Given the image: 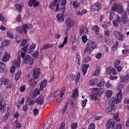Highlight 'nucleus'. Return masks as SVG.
I'll use <instances>...</instances> for the list:
<instances>
[{
  "instance_id": "nucleus-1",
  "label": "nucleus",
  "mask_w": 129,
  "mask_h": 129,
  "mask_svg": "<svg viewBox=\"0 0 129 129\" xmlns=\"http://www.w3.org/2000/svg\"><path fill=\"white\" fill-rule=\"evenodd\" d=\"M120 99H116V98L112 97L109 102V106L106 110V112H110L114 109V106L115 104H118L120 103Z\"/></svg>"
},
{
  "instance_id": "nucleus-2",
  "label": "nucleus",
  "mask_w": 129,
  "mask_h": 129,
  "mask_svg": "<svg viewBox=\"0 0 129 129\" xmlns=\"http://www.w3.org/2000/svg\"><path fill=\"white\" fill-rule=\"evenodd\" d=\"M97 44L95 42L91 40L88 41L87 43V46L84 50V53H87V55H90L93 50L96 48Z\"/></svg>"
},
{
  "instance_id": "nucleus-3",
  "label": "nucleus",
  "mask_w": 129,
  "mask_h": 129,
  "mask_svg": "<svg viewBox=\"0 0 129 129\" xmlns=\"http://www.w3.org/2000/svg\"><path fill=\"white\" fill-rule=\"evenodd\" d=\"M21 57L23 58V64H28L30 66H32L34 64V59L29 55H26L25 52H21Z\"/></svg>"
},
{
  "instance_id": "nucleus-4",
  "label": "nucleus",
  "mask_w": 129,
  "mask_h": 129,
  "mask_svg": "<svg viewBox=\"0 0 129 129\" xmlns=\"http://www.w3.org/2000/svg\"><path fill=\"white\" fill-rule=\"evenodd\" d=\"M75 24V22H74V21H73L72 19L69 18L66 23V26L67 27V28L64 31V33L66 35H68V31H70L71 30V28L74 26Z\"/></svg>"
},
{
  "instance_id": "nucleus-5",
  "label": "nucleus",
  "mask_w": 129,
  "mask_h": 129,
  "mask_svg": "<svg viewBox=\"0 0 129 129\" xmlns=\"http://www.w3.org/2000/svg\"><path fill=\"white\" fill-rule=\"evenodd\" d=\"M61 10H62V13L58 14L56 16L57 20L58 23H62V22H64V19H65L63 14L64 12H65L66 8L63 6L62 8H61Z\"/></svg>"
},
{
  "instance_id": "nucleus-6",
  "label": "nucleus",
  "mask_w": 129,
  "mask_h": 129,
  "mask_svg": "<svg viewBox=\"0 0 129 129\" xmlns=\"http://www.w3.org/2000/svg\"><path fill=\"white\" fill-rule=\"evenodd\" d=\"M60 0H54L51 4H50L49 6V8L50 9H54V8H56V12H58L60 8H59V5H60Z\"/></svg>"
},
{
  "instance_id": "nucleus-7",
  "label": "nucleus",
  "mask_w": 129,
  "mask_h": 129,
  "mask_svg": "<svg viewBox=\"0 0 129 129\" xmlns=\"http://www.w3.org/2000/svg\"><path fill=\"white\" fill-rule=\"evenodd\" d=\"M90 100H97V88H94L93 89L92 94L89 96Z\"/></svg>"
},
{
  "instance_id": "nucleus-8",
  "label": "nucleus",
  "mask_w": 129,
  "mask_h": 129,
  "mask_svg": "<svg viewBox=\"0 0 129 129\" xmlns=\"http://www.w3.org/2000/svg\"><path fill=\"white\" fill-rule=\"evenodd\" d=\"M12 66L20 68L21 67V56H18L17 59H15L12 62Z\"/></svg>"
},
{
  "instance_id": "nucleus-9",
  "label": "nucleus",
  "mask_w": 129,
  "mask_h": 129,
  "mask_svg": "<svg viewBox=\"0 0 129 129\" xmlns=\"http://www.w3.org/2000/svg\"><path fill=\"white\" fill-rule=\"evenodd\" d=\"M122 87H123V85L121 84H119L118 85V88L119 89V92L117 93L116 98L117 99H120V101H121V99H122V95L121 93V91H122Z\"/></svg>"
},
{
  "instance_id": "nucleus-10",
  "label": "nucleus",
  "mask_w": 129,
  "mask_h": 129,
  "mask_svg": "<svg viewBox=\"0 0 129 129\" xmlns=\"http://www.w3.org/2000/svg\"><path fill=\"white\" fill-rule=\"evenodd\" d=\"M106 73L107 74H112V75H116L117 74V72L114 68L112 67H108L106 69Z\"/></svg>"
},
{
  "instance_id": "nucleus-11",
  "label": "nucleus",
  "mask_w": 129,
  "mask_h": 129,
  "mask_svg": "<svg viewBox=\"0 0 129 129\" xmlns=\"http://www.w3.org/2000/svg\"><path fill=\"white\" fill-rule=\"evenodd\" d=\"M40 76V69L38 68H34L33 71V77L34 79H38Z\"/></svg>"
},
{
  "instance_id": "nucleus-12",
  "label": "nucleus",
  "mask_w": 129,
  "mask_h": 129,
  "mask_svg": "<svg viewBox=\"0 0 129 129\" xmlns=\"http://www.w3.org/2000/svg\"><path fill=\"white\" fill-rule=\"evenodd\" d=\"M114 125H115V122L112 119H110L106 123V126L107 129H110L111 126L112 128L114 127Z\"/></svg>"
},
{
  "instance_id": "nucleus-13",
  "label": "nucleus",
  "mask_w": 129,
  "mask_h": 129,
  "mask_svg": "<svg viewBox=\"0 0 129 129\" xmlns=\"http://www.w3.org/2000/svg\"><path fill=\"white\" fill-rule=\"evenodd\" d=\"M120 81L121 83H128L129 81V75L127 74L125 76H120L119 77Z\"/></svg>"
},
{
  "instance_id": "nucleus-14",
  "label": "nucleus",
  "mask_w": 129,
  "mask_h": 129,
  "mask_svg": "<svg viewBox=\"0 0 129 129\" xmlns=\"http://www.w3.org/2000/svg\"><path fill=\"white\" fill-rule=\"evenodd\" d=\"M44 96L43 95H40L38 98H37L36 102L38 105H42L44 103Z\"/></svg>"
},
{
  "instance_id": "nucleus-15",
  "label": "nucleus",
  "mask_w": 129,
  "mask_h": 129,
  "mask_svg": "<svg viewBox=\"0 0 129 129\" xmlns=\"http://www.w3.org/2000/svg\"><path fill=\"white\" fill-rule=\"evenodd\" d=\"M36 1L37 0H30L28 3L29 7H33V6H34V8H36V7H38L40 3H39V2Z\"/></svg>"
},
{
  "instance_id": "nucleus-16",
  "label": "nucleus",
  "mask_w": 129,
  "mask_h": 129,
  "mask_svg": "<svg viewBox=\"0 0 129 129\" xmlns=\"http://www.w3.org/2000/svg\"><path fill=\"white\" fill-rule=\"evenodd\" d=\"M47 86V80H43L41 83H39V90L43 91L44 88Z\"/></svg>"
},
{
  "instance_id": "nucleus-17",
  "label": "nucleus",
  "mask_w": 129,
  "mask_h": 129,
  "mask_svg": "<svg viewBox=\"0 0 129 129\" xmlns=\"http://www.w3.org/2000/svg\"><path fill=\"white\" fill-rule=\"evenodd\" d=\"M89 68V64H83L82 67V71L83 75L85 76L86 73L87 72V69Z\"/></svg>"
},
{
  "instance_id": "nucleus-18",
  "label": "nucleus",
  "mask_w": 129,
  "mask_h": 129,
  "mask_svg": "<svg viewBox=\"0 0 129 129\" xmlns=\"http://www.w3.org/2000/svg\"><path fill=\"white\" fill-rule=\"evenodd\" d=\"M121 20L123 24H126V23L128 22V19H127V14L126 12H124L122 14Z\"/></svg>"
},
{
  "instance_id": "nucleus-19",
  "label": "nucleus",
  "mask_w": 129,
  "mask_h": 129,
  "mask_svg": "<svg viewBox=\"0 0 129 129\" xmlns=\"http://www.w3.org/2000/svg\"><path fill=\"white\" fill-rule=\"evenodd\" d=\"M53 45L51 44H44L42 47H41L40 49V52H42V51L43 50H47V49H49L50 48H52L53 47Z\"/></svg>"
},
{
  "instance_id": "nucleus-20",
  "label": "nucleus",
  "mask_w": 129,
  "mask_h": 129,
  "mask_svg": "<svg viewBox=\"0 0 129 129\" xmlns=\"http://www.w3.org/2000/svg\"><path fill=\"white\" fill-rule=\"evenodd\" d=\"M28 83L31 87H35V86H37V82H36L35 79H30L28 81Z\"/></svg>"
},
{
  "instance_id": "nucleus-21",
  "label": "nucleus",
  "mask_w": 129,
  "mask_h": 129,
  "mask_svg": "<svg viewBox=\"0 0 129 129\" xmlns=\"http://www.w3.org/2000/svg\"><path fill=\"white\" fill-rule=\"evenodd\" d=\"M10 58H11L10 53H6L2 58V61L3 62H7V61H9Z\"/></svg>"
},
{
  "instance_id": "nucleus-22",
  "label": "nucleus",
  "mask_w": 129,
  "mask_h": 129,
  "mask_svg": "<svg viewBox=\"0 0 129 129\" xmlns=\"http://www.w3.org/2000/svg\"><path fill=\"white\" fill-rule=\"evenodd\" d=\"M102 26V28L105 30L107 29L108 27H110V26H111V22L110 21H104Z\"/></svg>"
},
{
  "instance_id": "nucleus-23",
  "label": "nucleus",
  "mask_w": 129,
  "mask_h": 129,
  "mask_svg": "<svg viewBox=\"0 0 129 129\" xmlns=\"http://www.w3.org/2000/svg\"><path fill=\"white\" fill-rule=\"evenodd\" d=\"M3 101H4V99L1 98V96H0V112L1 111H2V110H5V109L7 106V105L6 104H3L2 102Z\"/></svg>"
},
{
  "instance_id": "nucleus-24",
  "label": "nucleus",
  "mask_w": 129,
  "mask_h": 129,
  "mask_svg": "<svg viewBox=\"0 0 129 129\" xmlns=\"http://www.w3.org/2000/svg\"><path fill=\"white\" fill-rule=\"evenodd\" d=\"M84 33H86V34H88V29L84 28V27H82L80 28V35H84Z\"/></svg>"
},
{
  "instance_id": "nucleus-25",
  "label": "nucleus",
  "mask_w": 129,
  "mask_h": 129,
  "mask_svg": "<svg viewBox=\"0 0 129 129\" xmlns=\"http://www.w3.org/2000/svg\"><path fill=\"white\" fill-rule=\"evenodd\" d=\"M104 93V89L103 88H97V96H101Z\"/></svg>"
},
{
  "instance_id": "nucleus-26",
  "label": "nucleus",
  "mask_w": 129,
  "mask_h": 129,
  "mask_svg": "<svg viewBox=\"0 0 129 129\" xmlns=\"http://www.w3.org/2000/svg\"><path fill=\"white\" fill-rule=\"evenodd\" d=\"M35 48H36V44H31V46L27 49V53H32V52L34 51V49H35Z\"/></svg>"
},
{
  "instance_id": "nucleus-27",
  "label": "nucleus",
  "mask_w": 129,
  "mask_h": 129,
  "mask_svg": "<svg viewBox=\"0 0 129 129\" xmlns=\"http://www.w3.org/2000/svg\"><path fill=\"white\" fill-rule=\"evenodd\" d=\"M97 82V79H92L89 82V85H90V86H94V85H95Z\"/></svg>"
},
{
  "instance_id": "nucleus-28",
  "label": "nucleus",
  "mask_w": 129,
  "mask_h": 129,
  "mask_svg": "<svg viewBox=\"0 0 129 129\" xmlns=\"http://www.w3.org/2000/svg\"><path fill=\"white\" fill-rule=\"evenodd\" d=\"M2 46L6 47L11 44V41L9 39H6L2 42Z\"/></svg>"
},
{
  "instance_id": "nucleus-29",
  "label": "nucleus",
  "mask_w": 129,
  "mask_h": 129,
  "mask_svg": "<svg viewBox=\"0 0 129 129\" xmlns=\"http://www.w3.org/2000/svg\"><path fill=\"white\" fill-rule=\"evenodd\" d=\"M105 85V81L104 79L100 80L97 84V87H103Z\"/></svg>"
},
{
  "instance_id": "nucleus-30",
  "label": "nucleus",
  "mask_w": 129,
  "mask_h": 129,
  "mask_svg": "<svg viewBox=\"0 0 129 129\" xmlns=\"http://www.w3.org/2000/svg\"><path fill=\"white\" fill-rule=\"evenodd\" d=\"M78 89L77 88H76L74 91V93L72 94V98H77L78 97Z\"/></svg>"
},
{
  "instance_id": "nucleus-31",
  "label": "nucleus",
  "mask_w": 129,
  "mask_h": 129,
  "mask_svg": "<svg viewBox=\"0 0 129 129\" xmlns=\"http://www.w3.org/2000/svg\"><path fill=\"white\" fill-rule=\"evenodd\" d=\"M0 81L1 82L2 84H3V85H7V84L9 83V80L4 78H1Z\"/></svg>"
},
{
  "instance_id": "nucleus-32",
  "label": "nucleus",
  "mask_w": 129,
  "mask_h": 129,
  "mask_svg": "<svg viewBox=\"0 0 129 129\" xmlns=\"http://www.w3.org/2000/svg\"><path fill=\"white\" fill-rule=\"evenodd\" d=\"M8 38L9 39H13L14 38V34L11 30H9L7 33Z\"/></svg>"
},
{
  "instance_id": "nucleus-33",
  "label": "nucleus",
  "mask_w": 129,
  "mask_h": 129,
  "mask_svg": "<svg viewBox=\"0 0 129 129\" xmlns=\"http://www.w3.org/2000/svg\"><path fill=\"white\" fill-rule=\"evenodd\" d=\"M64 92H65V87H63L61 89V91L60 93L59 94L60 99L58 100L59 102H60V101H61V99H62V97H63V95H64Z\"/></svg>"
},
{
  "instance_id": "nucleus-34",
  "label": "nucleus",
  "mask_w": 129,
  "mask_h": 129,
  "mask_svg": "<svg viewBox=\"0 0 129 129\" xmlns=\"http://www.w3.org/2000/svg\"><path fill=\"white\" fill-rule=\"evenodd\" d=\"M112 91L111 90H107L106 92V95L107 96V98H108V99H109L111 97L112 95Z\"/></svg>"
},
{
  "instance_id": "nucleus-35",
  "label": "nucleus",
  "mask_w": 129,
  "mask_h": 129,
  "mask_svg": "<svg viewBox=\"0 0 129 129\" xmlns=\"http://www.w3.org/2000/svg\"><path fill=\"white\" fill-rule=\"evenodd\" d=\"M118 47V41H116L113 45L112 46V51H115Z\"/></svg>"
},
{
  "instance_id": "nucleus-36",
  "label": "nucleus",
  "mask_w": 129,
  "mask_h": 129,
  "mask_svg": "<svg viewBox=\"0 0 129 129\" xmlns=\"http://www.w3.org/2000/svg\"><path fill=\"white\" fill-rule=\"evenodd\" d=\"M21 74H22V72H21V71H18L15 76V80H19V79H20V77H21Z\"/></svg>"
},
{
  "instance_id": "nucleus-37",
  "label": "nucleus",
  "mask_w": 129,
  "mask_h": 129,
  "mask_svg": "<svg viewBox=\"0 0 129 129\" xmlns=\"http://www.w3.org/2000/svg\"><path fill=\"white\" fill-rule=\"evenodd\" d=\"M5 68H6V65L3 62H0V72H4Z\"/></svg>"
},
{
  "instance_id": "nucleus-38",
  "label": "nucleus",
  "mask_w": 129,
  "mask_h": 129,
  "mask_svg": "<svg viewBox=\"0 0 129 129\" xmlns=\"http://www.w3.org/2000/svg\"><path fill=\"white\" fill-rule=\"evenodd\" d=\"M22 28H23V32L24 33V34H26V33H27V31L29 30V27L28 26V25L24 24L22 26Z\"/></svg>"
},
{
  "instance_id": "nucleus-39",
  "label": "nucleus",
  "mask_w": 129,
  "mask_h": 129,
  "mask_svg": "<svg viewBox=\"0 0 129 129\" xmlns=\"http://www.w3.org/2000/svg\"><path fill=\"white\" fill-rule=\"evenodd\" d=\"M15 7L16 10L17 11V12H22V8L21 4H16L15 5Z\"/></svg>"
},
{
  "instance_id": "nucleus-40",
  "label": "nucleus",
  "mask_w": 129,
  "mask_h": 129,
  "mask_svg": "<svg viewBox=\"0 0 129 129\" xmlns=\"http://www.w3.org/2000/svg\"><path fill=\"white\" fill-rule=\"evenodd\" d=\"M117 40L119 41H123V39H124V35H123V34L121 32L119 36L116 38Z\"/></svg>"
},
{
  "instance_id": "nucleus-41",
  "label": "nucleus",
  "mask_w": 129,
  "mask_h": 129,
  "mask_svg": "<svg viewBox=\"0 0 129 129\" xmlns=\"http://www.w3.org/2000/svg\"><path fill=\"white\" fill-rule=\"evenodd\" d=\"M91 10L94 12L97 11V3H94L91 6Z\"/></svg>"
},
{
  "instance_id": "nucleus-42",
  "label": "nucleus",
  "mask_w": 129,
  "mask_h": 129,
  "mask_svg": "<svg viewBox=\"0 0 129 129\" xmlns=\"http://www.w3.org/2000/svg\"><path fill=\"white\" fill-rule=\"evenodd\" d=\"M120 64V60L119 59H116L114 62V67L115 68H116V67H118L119 66V64Z\"/></svg>"
},
{
  "instance_id": "nucleus-43",
  "label": "nucleus",
  "mask_w": 129,
  "mask_h": 129,
  "mask_svg": "<svg viewBox=\"0 0 129 129\" xmlns=\"http://www.w3.org/2000/svg\"><path fill=\"white\" fill-rule=\"evenodd\" d=\"M16 31L18 34H22L23 33V30L22 29V27L19 26L16 28Z\"/></svg>"
},
{
  "instance_id": "nucleus-44",
  "label": "nucleus",
  "mask_w": 129,
  "mask_h": 129,
  "mask_svg": "<svg viewBox=\"0 0 129 129\" xmlns=\"http://www.w3.org/2000/svg\"><path fill=\"white\" fill-rule=\"evenodd\" d=\"M114 119L117 122L120 121V119H119V117H118V113L114 114Z\"/></svg>"
},
{
  "instance_id": "nucleus-45",
  "label": "nucleus",
  "mask_w": 129,
  "mask_h": 129,
  "mask_svg": "<svg viewBox=\"0 0 129 129\" xmlns=\"http://www.w3.org/2000/svg\"><path fill=\"white\" fill-rule=\"evenodd\" d=\"M112 129H122V125L120 123H117L115 126Z\"/></svg>"
},
{
  "instance_id": "nucleus-46",
  "label": "nucleus",
  "mask_w": 129,
  "mask_h": 129,
  "mask_svg": "<svg viewBox=\"0 0 129 129\" xmlns=\"http://www.w3.org/2000/svg\"><path fill=\"white\" fill-rule=\"evenodd\" d=\"M112 129H122V125L120 123H117L115 126Z\"/></svg>"
},
{
  "instance_id": "nucleus-47",
  "label": "nucleus",
  "mask_w": 129,
  "mask_h": 129,
  "mask_svg": "<svg viewBox=\"0 0 129 129\" xmlns=\"http://www.w3.org/2000/svg\"><path fill=\"white\" fill-rule=\"evenodd\" d=\"M117 12L118 14H122V13H123V7L121 6L118 7Z\"/></svg>"
},
{
  "instance_id": "nucleus-48",
  "label": "nucleus",
  "mask_w": 129,
  "mask_h": 129,
  "mask_svg": "<svg viewBox=\"0 0 129 129\" xmlns=\"http://www.w3.org/2000/svg\"><path fill=\"white\" fill-rule=\"evenodd\" d=\"M118 9V6H117V4H114L113 6L112 7V11H113V12H116V11H117Z\"/></svg>"
},
{
  "instance_id": "nucleus-49",
  "label": "nucleus",
  "mask_w": 129,
  "mask_h": 129,
  "mask_svg": "<svg viewBox=\"0 0 129 129\" xmlns=\"http://www.w3.org/2000/svg\"><path fill=\"white\" fill-rule=\"evenodd\" d=\"M71 41L72 43H75L76 42V36L72 35L71 37Z\"/></svg>"
},
{
  "instance_id": "nucleus-50",
  "label": "nucleus",
  "mask_w": 129,
  "mask_h": 129,
  "mask_svg": "<svg viewBox=\"0 0 129 129\" xmlns=\"http://www.w3.org/2000/svg\"><path fill=\"white\" fill-rule=\"evenodd\" d=\"M121 32H119L118 31H115L113 32V35L115 37V38H117L118 37L120 33H121Z\"/></svg>"
},
{
  "instance_id": "nucleus-51",
  "label": "nucleus",
  "mask_w": 129,
  "mask_h": 129,
  "mask_svg": "<svg viewBox=\"0 0 129 129\" xmlns=\"http://www.w3.org/2000/svg\"><path fill=\"white\" fill-rule=\"evenodd\" d=\"M80 5V4H79V3H78L77 1L73 2V6L74 8H75L76 9H77V8L78 7H79Z\"/></svg>"
},
{
  "instance_id": "nucleus-52",
  "label": "nucleus",
  "mask_w": 129,
  "mask_h": 129,
  "mask_svg": "<svg viewBox=\"0 0 129 129\" xmlns=\"http://www.w3.org/2000/svg\"><path fill=\"white\" fill-rule=\"evenodd\" d=\"M41 91H40V89L37 88V89H36L35 91H34V95L35 96H37V95H39V94H40Z\"/></svg>"
},
{
  "instance_id": "nucleus-53",
  "label": "nucleus",
  "mask_w": 129,
  "mask_h": 129,
  "mask_svg": "<svg viewBox=\"0 0 129 129\" xmlns=\"http://www.w3.org/2000/svg\"><path fill=\"white\" fill-rule=\"evenodd\" d=\"M104 35V36H106V37H109V36L110 35V31L108 30H105Z\"/></svg>"
},
{
  "instance_id": "nucleus-54",
  "label": "nucleus",
  "mask_w": 129,
  "mask_h": 129,
  "mask_svg": "<svg viewBox=\"0 0 129 129\" xmlns=\"http://www.w3.org/2000/svg\"><path fill=\"white\" fill-rule=\"evenodd\" d=\"M80 79V73H77V76L75 80L76 83H77L79 81V79Z\"/></svg>"
},
{
  "instance_id": "nucleus-55",
  "label": "nucleus",
  "mask_w": 129,
  "mask_h": 129,
  "mask_svg": "<svg viewBox=\"0 0 129 129\" xmlns=\"http://www.w3.org/2000/svg\"><path fill=\"white\" fill-rule=\"evenodd\" d=\"M75 79V75H74L73 74H71L70 75V77L69 78V80H71V81H72Z\"/></svg>"
},
{
  "instance_id": "nucleus-56",
  "label": "nucleus",
  "mask_w": 129,
  "mask_h": 129,
  "mask_svg": "<svg viewBox=\"0 0 129 129\" xmlns=\"http://www.w3.org/2000/svg\"><path fill=\"white\" fill-rule=\"evenodd\" d=\"M82 42L84 43H85L86 42V41H87V36H86V35H85L82 36Z\"/></svg>"
},
{
  "instance_id": "nucleus-57",
  "label": "nucleus",
  "mask_w": 129,
  "mask_h": 129,
  "mask_svg": "<svg viewBox=\"0 0 129 129\" xmlns=\"http://www.w3.org/2000/svg\"><path fill=\"white\" fill-rule=\"evenodd\" d=\"M92 31L93 32H95L96 35L97 34V25H95L93 26Z\"/></svg>"
},
{
  "instance_id": "nucleus-58",
  "label": "nucleus",
  "mask_w": 129,
  "mask_h": 129,
  "mask_svg": "<svg viewBox=\"0 0 129 129\" xmlns=\"http://www.w3.org/2000/svg\"><path fill=\"white\" fill-rule=\"evenodd\" d=\"M32 56L33 58H38L39 56V52L38 51H35L32 54Z\"/></svg>"
},
{
  "instance_id": "nucleus-59",
  "label": "nucleus",
  "mask_w": 129,
  "mask_h": 129,
  "mask_svg": "<svg viewBox=\"0 0 129 129\" xmlns=\"http://www.w3.org/2000/svg\"><path fill=\"white\" fill-rule=\"evenodd\" d=\"M21 20H22V17L21 15L19 14L16 17V22H18V23H20V22H21Z\"/></svg>"
},
{
  "instance_id": "nucleus-60",
  "label": "nucleus",
  "mask_w": 129,
  "mask_h": 129,
  "mask_svg": "<svg viewBox=\"0 0 129 129\" xmlns=\"http://www.w3.org/2000/svg\"><path fill=\"white\" fill-rule=\"evenodd\" d=\"M72 129H76L77 128V123H73L71 125Z\"/></svg>"
},
{
  "instance_id": "nucleus-61",
  "label": "nucleus",
  "mask_w": 129,
  "mask_h": 129,
  "mask_svg": "<svg viewBox=\"0 0 129 129\" xmlns=\"http://www.w3.org/2000/svg\"><path fill=\"white\" fill-rule=\"evenodd\" d=\"M95 124L91 123L88 127V129H95Z\"/></svg>"
},
{
  "instance_id": "nucleus-62",
  "label": "nucleus",
  "mask_w": 129,
  "mask_h": 129,
  "mask_svg": "<svg viewBox=\"0 0 129 129\" xmlns=\"http://www.w3.org/2000/svg\"><path fill=\"white\" fill-rule=\"evenodd\" d=\"M117 78L118 77L116 76H110L109 77V79H110V80H115V79H117Z\"/></svg>"
},
{
  "instance_id": "nucleus-63",
  "label": "nucleus",
  "mask_w": 129,
  "mask_h": 129,
  "mask_svg": "<svg viewBox=\"0 0 129 129\" xmlns=\"http://www.w3.org/2000/svg\"><path fill=\"white\" fill-rule=\"evenodd\" d=\"M86 103H87V99H85L82 102V107H85V105H86Z\"/></svg>"
},
{
  "instance_id": "nucleus-64",
  "label": "nucleus",
  "mask_w": 129,
  "mask_h": 129,
  "mask_svg": "<svg viewBox=\"0 0 129 129\" xmlns=\"http://www.w3.org/2000/svg\"><path fill=\"white\" fill-rule=\"evenodd\" d=\"M90 60H91V58H90V56H87L84 59V62L87 63V62H89Z\"/></svg>"
}]
</instances>
